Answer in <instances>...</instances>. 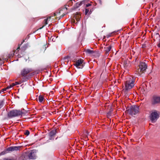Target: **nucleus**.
Segmentation results:
<instances>
[{
	"mask_svg": "<svg viewBox=\"0 0 160 160\" xmlns=\"http://www.w3.org/2000/svg\"><path fill=\"white\" fill-rule=\"evenodd\" d=\"M24 112L19 110H13L10 111L8 113V116L10 118H12L16 117L22 116L23 114H25Z\"/></svg>",
	"mask_w": 160,
	"mask_h": 160,
	"instance_id": "obj_1",
	"label": "nucleus"
},
{
	"mask_svg": "<svg viewBox=\"0 0 160 160\" xmlns=\"http://www.w3.org/2000/svg\"><path fill=\"white\" fill-rule=\"evenodd\" d=\"M139 107L136 105H133L127 110L128 112L131 115L133 116L138 114L139 111Z\"/></svg>",
	"mask_w": 160,
	"mask_h": 160,
	"instance_id": "obj_2",
	"label": "nucleus"
},
{
	"mask_svg": "<svg viewBox=\"0 0 160 160\" xmlns=\"http://www.w3.org/2000/svg\"><path fill=\"white\" fill-rule=\"evenodd\" d=\"M20 148V146H11L9 147L0 152V155H4L6 153H9L10 152L19 150Z\"/></svg>",
	"mask_w": 160,
	"mask_h": 160,
	"instance_id": "obj_3",
	"label": "nucleus"
},
{
	"mask_svg": "<svg viewBox=\"0 0 160 160\" xmlns=\"http://www.w3.org/2000/svg\"><path fill=\"white\" fill-rule=\"evenodd\" d=\"M159 117V114L156 110L152 112L150 115V118L152 122H155Z\"/></svg>",
	"mask_w": 160,
	"mask_h": 160,
	"instance_id": "obj_4",
	"label": "nucleus"
},
{
	"mask_svg": "<svg viewBox=\"0 0 160 160\" xmlns=\"http://www.w3.org/2000/svg\"><path fill=\"white\" fill-rule=\"evenodd\" d=\"M134 81L131 78L127 79L125 84V89L127 91L131 89L134 86Z\"/></svg>",
	"mask_w": 160,
	"mask_h": 160,
	"instance_id": "obj_5",
	"label": "nucleus"
},
{
	"mask_svg": "<svg viewBox=\"0 0 160 160\" xmlns=\"http://www.w3.org/2000/svg\"><path fill=\"white\" fill-rule=\"evenodd\" d=\"M83 60L82 59H79L77 60L74 64L77 68H82L84 65L82 64Z\"/></svg>",
	"mask_w": 160,
	"mask_h": 160,
	"instance_id": "obj_6",
	"label": "nucleus"
},
{
	"mask_svg": "<svg viewBox=\"0 0 160 160\" xmlns=\"http://www.w3.org/2000/svg\"><path fill=\"white\" fill-rule=\"evenodd\" d=\"M32 71L31 68H24L21 71V75L22 76H25L31 72Z\"/></svg>",
	"mask_w": 160,
	"mask_h": 160,
	"instance_id": "obj_7",
	"label": "nucleus"
},
{
	"mask_svg": "<svg viewBox=\"0 0 160 160\" xmlns=\"http://www.w3.org/2000/svg\"><path fill=\"white\" fill-rule=\"evenodd\" d=\"M160 102V97L154 96L153 97L151 101V103L152 105L158 104Z\"/></svg>",
	"mask_w": 160,
	"mask_h": 160,
	"instance_id": "obj_8",
	"label": "nucleus"
},
{
	"mask_svg": "<svg viewBox=\"0 0 160 160\" xmlns=\"http://www.w3.org/2000/svg\"><path fill=\"white\" fill-rule=\"evenodd\" d=\"M139 66L140 71L141 72L145 71L147 68V65L146 63L143 62H140Z\"/></svg>",
	"mask_w": 160,
	"mask_h": 160,
	"instance_id": "obj_9",
	"label": "nucleus"
},
{
	"mask_svg": "<svg viewBox=\"0 0 160 160\" xmlns=\"http://www.w3.org/2000/svg\"><path fill=\"white\" fill-rule=\"evenodd\" d=\"M57 133V129H54L51 131L49 133V139L51 140L52 137L54 136Z\"/></svg>",
	"mask_w": 160,
	"mask_h": 160,
	"instance_id": "obj_10",
	"label": "nucleus"
},
{
	"mask_svg": "<svg viewBox=\"0 0 160 160\" xmlns=\"http://www.w3.org/2000/svg\"><path fill=\"white\" fill-rule=\"evenodd\" d=\"M112 48L111 46H109L104 48V50L106 54L107 55L109 54V52L111 50Z\"/></svg>",
	"mask_w": 160,
	"mask_h": 160,
	"instance_id": "obj_11",
	"label": "nucleus"
},
{
	"mask_svg": "<svg viewBox=\"0 0 160 160\" xmlns=\"http://www.w3.org/2000/svg\"><path fill=\"white\" fill-rule=\"evenodd\" d=\"M28 157L30 159H35V153L32 151L28 154Z\"/></svg>",
	"mask_w": 160,
	"mask_h": 160,
	"instance_id": "obj_12",
	"label": "nucleus"
},
{
	"mask_svg": "<svg viewBox=\"0 0 160 160\" xmlns=\"http://www.w3.org/2000/svg\"><path fill=\"white\" fill-rule=\"evenodd\" d=\"M65 62H67L68 63L70 61V57L69 55H67V56L64 57L62 58Z\"/></svg>",
	"mask_w": 160,
	"mask_h": 160,
	"instance_id": "obj_13",
	"label": "nucleus"
},
{
	"mask_svg": "<svg viewBox=\"0 0 160 160\" xmlns=\"http://www.w3.org/2000/svg\"><path fill=\"white\" fill-rule=\"evenodd\" d=\"M85 52L87 54H91L94 52V51L90 50V49H86L85 50Z\"/></svg>",
	"mask_w": 160,
	"mask_h": 160,
	"instance_id": "obj_14",
	"label": "nucleus"
},
{
	"mask_svg": "<svg viewBox=\"0 0 160 160\" xmlns=\"http://www.w3.org/2000/svg\"><path fill=\"white\" fill-rule=\"evenodd\" d=\"M85 1L83 0L81 2H80L76 3V7L77 8L79 7L80 6H81L82 4H84Z\"/></svg>",
	"mask_w": 160,
	"mask_h": 160,
	"instance_id": "obj_15",
	"label": "nucleus"
},
{
	"mask_svg": "<svg viewBox=\"0 0 160 160\" xmlns=\"http://www.w3.org/2000/svg\"><path fill=\"white\" fill-rule=\"evenodd\" d=\"M39 101L41 103L42 102L44 99V98L43 96L42 95H40L38 98Z\"/></svg>",
	"mask_w": 160,
	"mask_h": 160,
	"instance_id": "obj_16",
	"label": "nucleus"
},
{
	"mask_svg": "<svg viewBox=\"0 0 160 160\" xmlns=\"http://www.w3.org/2000/svg\"><path fill=\"white\" fill-rule=\"evenodd\" d=\"M22 79V82H24L27 81L28 79V77L27 76H25Z\"/></svg>",
	"mask_w": 160,
	"mask_h": 160,
	"instance_id": "obj_17",
	"label": "nucleus"
},
{
	"mask_svg": "<svg viewBox=\"0 0 160 160\" xmlns=\"http://www.w3.org/2000/svg\"><path fill=\"white\" fill-rule=\"evenodd\" d=\"M4 101L3 100L0 101V109H1L4 104Z\"/></svg>",
	"mask_w": 160,
	"mask_h": 160,
	"instance_id": "obj_18",
	"label": "nucleus"
},
{
	"mask_svg": "<svg viewBox=\"0 0 160 160\" xmlns=\"http://www.w3.org/2000/svg\"><path fill=\"white\" fill-rule=\"evenodd\" d=\"M48 18L45 19L44 20V23H45V25L43 26L40 29L44 27L46 25L48 24Z\"/></svg>",
	"mask_w": 160,
	"mask_h": 160,
	"instance_id": "obj_19",
	"label": "nucleus"
},
{
	"mask_svg": "<svg viewBox=\"0 0 160 160\" xmlns=\"http://www.w3.org/2000/svg\"><path fill=\"white\" fill-rule=\"evenodd\" d=\"M112 113V111H109L107 113V116L108 118H109L111 116Z\"/></svg>",
	"mask_w": 160,
	"mask_h": 160,
	"instance_id": "obj_20",
	"label": "nucleus"
},
{
	"mask_svg": "<svg viewBox=\"0 0 160 160\" xmlns=\"http://www.w3.org/2000/svg\"><path fill=\"white\" fill-rule=\"evenodd\" d=\"M29 134V131L28 130H26L24 132V134L27 136H28Z\"/></svg>",
	"mask_w": 160,
	"mask_h": 160,
	"instance_id": "obj_21",
	"label": "nucleus"
},
{
	"mask_svg": "<svg viewBox=\"0 0 160 160\" xmlns=\"http://www.w3.org/2000/svg\"><path fill=\"white\" fill-rule=\"evenodd\" d=\"M19 83L18 82H16L15 83H13L12 84V87H13L15 85H18Z\"/></svg>",
	"mask_w": 160,
	"mask_h": 160,
	"instance_id": "obj_22",
	"label": "nucleus"
},
{
	"mask_svg": "<svg viewBox=\"0 0 160 160\" xmlns=\"http://www.w3.org/2000/svg\"><path fill=\"white\" fill-rule=\"evenodd\" d=\"M65 61L63 59H62L61 61V63L62 65H65Z\"/></svg>",
	"mask_w": 160,
	"mask_h": 160,
	"instance_id": "obj_23",
	"label": "nucleus"
},
{
	"mask_svg": "<svg viewBox=\"0 0 160 160\" xmlns=\"http://www.w3.org/2000/svg\"><path fill=\"white\" fill-rule=\"evenodd\" d=\"M89 12V10L88 9H86L85 11V14L87 15Z\"/></svg>",
	"mask_w": 160,
	"mask_h": 160,
	"instance_id": "obj_24",
	"label": "nucleus"
},
{
	"mask_svg": "<svg viewBox=\"0 0 160 160\" xmlns=\"http://www.w3.org/2000/svg\"><path fill=\"white\" fill-rule=\"evenodd\" d=\"M127 64V63L126 62H124L123 65L125 67H127L128 66Z\"/></svg>",
	"mask_w": 160,
	"mask_h": 160,
	"instance_id": "obj_25",
	"label": "nucleus"
},
{
	"mask_svg": "<svg viewBox=\"0 0 160 160\" xmlns=\"http://www.w3.org/2000/svg\"><path fill=\"white\" fill-rule=\"evenodd\" d=\"M7 89L6 88H3V89H2L1 90L0 92H4L5 91H6Z\"/></svg>",
	"mask_w": 160,
	"mask_h": 160,
	"instance_id": "obj_26",
	"label": "nucleus"
},
{
	"mask_svg": "<svg viewBox=\"0 0 160 160\" xmlns=\"http://www.w3.org/2000/svg\"><path fill=\"white\" fill-rule=\"evenodd\" d=\"M13 87L12 86V84L11 85H10L9 86H8L7 88H6L7 89H9V88H12Z\"/></svg>",
	"mask_w": 160,
	"mask_h": 160,
	"instance_id": "obj_27",
	"label": "nucleus"
},
{
	"mask_svg": "<svg viewBox=\"0 0 160 160\" xmlns=\"http://www.w3.org/2000/svg\"><path fill=\"white\" fill-rule=\"evenodd\" d=\"M100 5H102V2L101 0H97Z\"/></svg>",
	"mask_w": 160,
	"mask_h": 160,
	"instance_id": "obj_28",
	"label": "nucleus"
},
{
	"mask_svg": "<svg viewBox=\"0 0 160 160\" xmlns=\"http://www.w3.org/2000/svg\"><path fill=\"white\" fill-rule=\"evenodd\" d=\"M91 5V4H90V3H88V4H87L86 5V7H88L89 6H90Z\"/></svg>",
	"mask_w": 160,
	"mask_h": 160,
	"instance_id": "obj_29",
	"label": "nucleus"
},
{
	"mask_svg": "<svg viewBox=\"0 0 160 160\" xmlns=\"http://www.w3.org/2000/svg\"><path fill=\"white\" fill-rule=\"evenodd\" d=\"M22 110H23V111H22V112H26V113L25 114H26L27 113V111H26L25 110H24V109H23ZM25 115V114H23L22 115Z\"/></svg>",
	"mask_w": 160,
	"mask_h": 160,
	"instance_id": "obj_30",
	"label": "nucleus"
},
{
	"mask_svg": "<svg viewBox=\"0 0 160 160\" xmlns=\"http://www.w3.org/2000/svg\"><path fill=\"white\" fill-rule=\"evenodd\" d=\"M156 36L157 38L159 37H160L159 34L158 33H156Z\"/></svg>",
	"mask_w": 160,
	"mask_h": 160,
	"instance_id": "obj_31",
	"label": "nucleus"
},
{
	"mask_svg": "<svg viewBox=\"0 0 160 160\" xmlns=\"http://www.w3.org/2000/svg\"><path fill=\"white\" fill-rule=\"evenodd\" d=\"M4 160H14L12 159L9 158H5L4 159Z\"/></svg>",
	"mask_w": 160,
	"mask_h": 160,
	"instance_id": "obj_32",
	"label": "nucleus"
},
{
	"mask_svg": "<svg viewBox=\"0 0 160 160\" xmlns=\"http://www.w3.org/2000/svg\"><path fill=\"white\" fill-rule=\"evenodd\" d=\"M158 46L159 48H160V39H159V43L157 45Z\"/></svg>",
	"mask_w": 160,
	"mask_h": 160,
	"instance_id": "obj_33",
	"label": "nucleus"
},
{
	"mask_svg": "<svg viewBox=\"0 0 160 160\" xmlns=\"http://www.w3.org/2000/svg\"><path fill=\"white\" fill-rule=\"evenodd\" d=\"M20 45H20L19 46L18 45V48L17 49V50H18H18L20 49Z\"/></svg>",
	"mask_w": 160,
	"mask_h": 160,
	"instance_id": "obj_34",
	"label": "nucleus"
},
{
	"mask_svg": "<svg viewBox=\"0 0 160 160\" xmlns=\"http://www.w3.org/2000/svg\"><path fill=\"white\" fill-rule=\"evenodd\" d=\"M107 37L108 38L111 36V34H109L107 35Z\"/></svg>",
	"mask_w": 160,
	"mask_h": 160,
	"instance_id": "obj_35",
	"label": "nucleus"
},
{
	"mask_svg": "<svg viewBox=\"0 0 160 160\" xmlns=\"http://www.w3.org/2000/svg\"><path fill=\"white\" fill-rule=\"evenodd\" d=\"M82 114V113H81V114H80L79 115V116H80V115H81Z\"/></svg>",
	"mask_w": 160,
	"mask_h": 160,
	"instance_id": "obj_36",
	"label": "nucleus"
}]
</instances>
